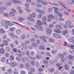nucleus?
Returning <instances> with one entry per match:
<instances>
[{
    "instance_id": "obj_1",
    "label": "nucleus",
    "mask_w": 74,
    "mask_h": 74,
    "mask_svg": "<svg viewBox=\"0 0 74 74\" xmlns=\"http://www.w3.org/2000/svg\"><path fill=\"white\" fill-rule=\"evenodd\" d=\"M52 8L53 9H54V12L55 14H58V15L59 16L62 17V14L60 13L58 11V10H59V8L56 7H52Z\"/></svg>"
},
{
    "instance_id": "obj_2",
    "label": "nucleus",
    "mask_w": 74,
    "mask_h": 74,
    "mask_svg": "<svg viewBox=\"0 0 74 74\" xmlns=\"http://www.w3.org/2000/svg\"><path fill=\"white\" fill-rule=\"evenodd\" d=\"M1 23L3 25V26H4L6 29L8 28V24L7 22V20L6 21H1Z\"/></svg>"
},
{
    "instance_id": "obj_3",
    "label": "nucleus",
    "mask_w": 74,
    "mask_h": 74,
    "mask_svg": "<svg viewBox=\"0 0 74 74\" xmlns=\"http://www.w3.org/2000/svg\"><path fill=\"white\" fill-rule=\"evenodd\" d=\"M40 39L43 40V41L47 42V40L48 39V37L47 36H41L40 37Z\"/></svg>"
},
{
    "instance_id": "obj_4",
    "label": "nucleus",
    "mask_w": 74,
    "mask_h": 74,
    "mask_svg": "<svg viewBox=\"0 0 74 74\" xmlns=\"http://www.w3.org/2000/svg\"><path fill=\"white\" fill-rule=\"evenodd\" d=\"M46 32L47 34L48 35H50L51 33H52V29L48 27H47L46 28Z\"/></svg>"
},
{
    "instance_id": "obj_5",
    "label": "nucleus",
    "mask_w": 74,
    "mask_h": 74,
    "mask_svg": "<svg viewBox=\"0 0 74 74\" xmlns=\"http://www.w3.org/2000/svg\"><path fill=\"white\" fill-rule=\"evenodd\" d=\"M63 54H59L58 55L59 57H60L62 59H64V55L66 56L67 55V53L66 52H64L63 53Z\"/></svg>"
},
{
    "instance_id": "obj_6",
    "label": "nucleus",
    "mask_w": 74,
    "mask_h": 74,
    "mask_svg": "<svg viewBox=\"0 0 74 74\" xmlns=\"http://www.w3.org/2000/svg\"><path fill=\"white\" fill-rule=\"evenodd\" d=\"M53 37H56V38H61V36L56 33H53Z\"/></svg>"
},
{
    "instance_id": "obj_7",
    "label": "nucleus",
    "mask_w": 74,
    "mask_h": 74,
    "mask_svg": "<svg viewBox=\"0 0 74 74\" xmlns=\"http://www.w3.org/2000/svg\"><path fill=\"white\" fill-rule=\"evenodd\" d=\"M36 11L38 12H39L40 14H45V12L44 11L40 10L39 9H36Z\"/></svg>"
},
{
    "instance_id": "obj_8",
    "label": "nucleus",
    "mask_w": 74,
    "mask_h": 74,
    "mask_svg": "<svg viewBox=\"0 0 74 74\" xmlns=\"http://www.w3.org/2000/svg\"><path fill=\"white\" fill-rule=\"evenodd\" d=\"M68 41L70 42L73 43V44L74 45V37L73 36L68 39Z\"/></svg>"
},
{
    "instance_id": "obj_9",
    "label": "nucleus",
    "mask_w": 74,
    "mask_h": 74,
    "mask_svg": "<svg viewBox=\"0 0 74 74\" xmlns=\"http://www.w3.org/2000/svg\"><path fill=\"white\" fill-rule=\"evenodd\" d=\"M6 10V8L5 7H3L1 8L0 9V14L3 13V12H4V11H3V10Z\"/></svg>"
},
{
    "instance_id": "obj_10",
    "label": "nucleus",
    "mask_w": 74,
    "mask_h": 74,
    "mask_svg": "<svg viewBox=\"0 0 74 74\" xmlns=\"http://www.w3.org/2000/svg\"><path fill=\"white\" fill-rule=\"evenodd\" d=\"M12 62V60L10 59H7L6 61L7 64H10Z\"/></svg>"
},
{
    "instance_id": "obj_11",
    "label": "nucleus",
    "mask_w": 74,
    "mask_h": 74,
    "mask_svg": "<svg viewBox=\"0 0 74 74\" xmlns=\"http://www.w3.org/2000/svg\"><path fill=\"white\" fill-rule=\"evenodd\" d=\"M12 2L13 3H18V4H19L21 3V1H16L15 0H12Z\"/></svg>"
},
{
    "instance_id": "obj_12",
    "label": "nucleus",
    "mask_w": 74,
    "mask_h": 74,
    "mask_svg": "<svg viewBox=\"0 0 74 74\" xmlns=\"http://www.w3.org/2000/svg\"><path fill=\"white\" fill-rule=\"evenodd\" d=\"M16 64L15 62H11L10 64V66L12 67H14L16 66Z\"/></svg>"
},
{
    "instance_id": "obj_13",
    "label": "nucleus",
    "mask_w": 74,
    "mask_h": 74,
    "mask_svg": "<svg viewBox=\"0 0 74 74\" xmlns=\"http://www.w3.org/2000/svg\"><path fill=\"white\" fill-rule=\"evenodd\" d=\"M27 19L28 21H32V22L34 21V19L31 17H28Z\"/></svg>"
},
{
    "instance_id": "obj_14",
    "label": "nucleus",
    "mask_w": 74,
    "mask_h": 74,
    "mask_svg": "<svg viewBox=\"0 0 74 74\" xmlns=\"http://www.w3.org/2000/svg\"><path fill=\"white\" fill-rule=\"evenodd\" d=\"M36 13L33 12L30 15V16H31V17H32V18H35V17L36 16Z\"/></svg>"
},
{
    "instance_id": "obj_15",
    "label": "nucleus",
    "mask_w": 74,
    "mask_h": 74,
    "mask_svg": "<svg viewBox=\"0 0 74 74\" xmlns=\"http://www.w3.org/2000/svg\"><path fill=\"white\" fill-rule=\"evenodd\" d=\"M57 66L58 67V68H59L58 69V70H60L62 68V66L60 67V64L59 63H57L56 64Z\"/></svg>"
},
{
    "instance_id": "obj_16",
    "label": "nucleus",
    "mask_w": 74,
    "mask_h": 74,
    "mask_svg": "<svg viewBox=\"0 0 74 74\" xmlns=\"http://www.w3.org/2000/svg\"><path fill=\"white\" fill-rule=\"evenodd\" d=\"M62 35H63L64 36H66V34H68V32H67V30H65L62 31Z\"/></svg>"
},
{
    "instance_id": "obj_17",
    "label": "nucleus",
    "mask_w": 74,
    "mask_h": 74,
    "mask_svg": "<svg viewBox=\"0 0 74 74\" xmlns=\"http://www.w3.org/2000/svg\"><path fill=\"white\" fill-rule=\"evenodd\" d=\"M24 20H25V18L22 17H19L18 19V21L20 22H22L23 21H24Z\"/></svg>"
},
{
    "instance_id": "obj_18",
    "label": "nucleus",
    "mask_w": 74,
    "mask_h": 74,
    "mask_svg": "<svg viewBox=\"0 0 74 74\" xmlns=\"http://www.w3.org/2000/svg\"><path fill=\"white\" fill-rule=\"evenodd\" d=\"M48 18L50 19H52L55 18V17L53 15H49L48 16Z\"/></svg>"
},
{
    "instance_id": "obj_19",
    "label": "nucleus",
    "mask_w": 74,
    "mask_h": 74,
    "mask_svg": "<svg viewBox=\"0 0 74 74\" xmlns=\"http://www.w3.org/2000/svg\"><path fill=\"white\" fill-rule=\"evenodd\" d=\"M22 47L24 49H27V46L26 45H25V44H23L22 45Z\"/></svg>"
},
{
    "instance_id": "obj_20",
    "label": "nucleus",
    "mask_w": 74,
    "mask_h": 74,
    "mask_svg": "<svg viewBox=\"0 0 74 74\" xmlns=\"http://www.w3.org/2000/svg\"><path fill=\"white\" fill-rule=\"evenodd\" d=\"M3 42L4 45H7L8 44V42L5 40H3Z\"/></svg>"
},
{
    "instance_id": "obj_21",
    "label": "nucleus",
    "mask_w": 74,
    "mask_h": 74,
    "mask_svg": "<svg viewBox=\"0 0 74 74\" xmlns=\"http://www.w3.org/2000/svg\"><path fill=\"white\" fill-rule=\"evenodd\" d=\"M5 51H4V49H0V53L1 54H4V53Z\"/></svg>"
},
{
    "instance_id": "obj_22",
    "label": "nucleus",
    "mask_w": 74,
    "mask_h": 74,
    "mask_svg": "<svg viewBox=\"0 0 74 74\" xmlns=\"http://www.w3.org/2000/svg\"><path fill=\"white\" fill-rule=\"evenodd\" d=\"M54 31L57 33H61V31H60V30L59 29H55L54 30Z\"/></svg>"
},
{
    "instance_id": "obj_23",
    "label": "nucleus",
    "mask_w": 74,
    "mask_h": 74,
    "mask_svg": "<svg viewBox=\"0 0 74 74\" xmlns=\"http://www.w3.org/2000/svg\"><path fill=\"white\" fill-rule=\"evenodd\" d=\"M37 22L38 23H39V24H40V25H43V23L41 21H40V20H38L37 21Z\"/></svg>"
},
{
    "instance_id": "obj_24",
    "label": "nucleus",
    "mask_w": 74,
    "mask_h": 74,
    "mask_svg": "<svg viewBox=\"0 0 74 74\" xmlns=\"http://www.w3.org/2000/svg\"><path fill=\"white\" fill-rule=\"evenodd\" d=\"M56 27L58 29H62V26L59 25H56Z\"/></svg>"
},
{
    "instance_id": "obj_25",
    "label": "nucleus",
    "mask_w": 74,
    "mask_h": 74,
    "mask_svg": "<svg viewBox=\"0 0 74 74\" xmlns=\"http://www.w3.org/2000/svg\"><path fill=\"white\" fill-rule=\"evenodd\" d=\"M16 33L18 34H20L21 33V31L19 29H17L16 30Z\"/></svg>"
},
{
    "instance_id": "obj_26",
    "label": "nucleus",
    "mask_w": 74,
    "mask_h": 74,
    "mask_svg": "<svg viewBox=\"0 0 74 74\" xmlns=\"http://www.w3.org/2000/svg\"><path fill=\"white\" fill-rule=\"evenodd\" d=\"M7 22H8V25L10 26H12L13 25V24L12 23H11V22L9 21H7Z\"/></svg>"
},
{
    "instance_id": "obj_27",
    "label": "nucleus",
    "mask_w": 74,
    "mask_h": 74,
    "mask_svg": "<svg viewBox=\"0 0 74 74\" xmlns=\"http://www.w3.org/2000/svg\"><path fill=\"white\" fill-rule=\"evenodd\" d=\"M66 24L67 25H71V22L70 21H67L66 22Z\"/></svg>"
},
{
    "instance_id": "obj_28",
    "label": "nucleus",
    "mask_w": 74,
    "mask_h": 74,
    "mask_svg": "<svg viewBox=\"0 0 74 74\" xmlns=\"http://www.w3.org/2000/svg\"><path fill=\"white\" fill-rule=\"evenodd\" d=\"M16 59L18 61H19V62H21V58L19 57H17L16 58Z\"/></svg>"
},
{
    "instance_id": "obj_29",
    "label": "nucleus",
    "mask_w": 74,
    "mask_h": 74,
    "mask_svg": "<svg viewBox=\"0 0 74 74\" xmlns=\"http://www.w3.org/2000/svg\"><path fill=\"white\" fill-rule=\"evenodd\" d=\"M15 30H16V28L15 27H13L10 28V32H13V31H14Z\"/></svg>"
},
{
    "instance_id": "obj_30",
    "label": "nucleus",
    "mask_w": 74,
    "mask_h": 74,
    "mask_svg": "<svg viewBox=\"0 0 74 74\" xmlns=\"http://www.w3.org/2000/svg\"><path fill=\"white\" fill-rule=\"evenodd\" d=\"M38 29L39 30H40V31H42V30H44V28H43V27H42L39 26L38 27Z\"/></svg>"
},
{
    "instance_id": "obj_31",
    "label": "nucleus",
    "mask_w": 74,
    "mask_h": 74,
    "mask_svg": "<svg viewBox=\"0 0 74 74\" xmlns=\"http://www.w3.org/2000/svg\"><path fill=\"white\" fill-rule=\"evenodd\" d=\"M68 58L69 59H74V56H72L71 55H69L68 56Z\"/></svg>"
},
{
    "instance_id": "obj_32",
    "label": "nucleus",
    "mask_w": 74,
    "mask_h": 74,
    "mask_svg": "<svg viewBox=\"0 0 74 74\" xmlns=\"http://www.w3.org/2000/svg\"><path fill=\"white\" fill-rule=\"evenodd\" d=\"M10 36H11L12 38H14L15 37V35L14 34L12 33H11L10 34Z\"/></svg>"
},
{
    "instance_id": "obj_33",
    "label": "nucleus",
    "mask_w": 74,
    "mask_h": 74,
    "mask_svg": "<svg viewBox=\"0 0 74 74\" xmlns=\"http://www.w3.org/2000/svg\"><path fill=\"white\" fill-rule=\"evenodd\" d=\"M9 14L12 16H15V14L13 12H10Z\"/></svg>"
},
{
    "instance_id": "obj_34",
    "label": "nucleus",
    "mask_w": 74,
    "mask_h": 74,
    "mask_svg": "<svg viewBox=\"0 0 74 74\" xmlns=\"http://www.w3.org/2000/svg\"><path fill=\"white\" fill-rule=\"evenodd\" d=\"M42 17V14H39L38 15V18H39V19H41Z\"/></svg>"
},
{
    "instance_id": "obj_35",
    "label": "nucleus",
    "mask_w": 74,
    "mask_h": 74,
    "mask_svg": "<svg viewBox=\"0 0 74 74\" xmlns=\"http://www.w3.org/2000/svg\"><path fill=\"white\" fill-rule=\"evenodd\" d=\"M5 60H6V59L5 57H3L1 59V61L2 62H4L5 61Z\"/></svg>"
},
{
    "instance_id": "obj_36",
    "label": "nucleus",
    "mask_w": 74,
    "mask_h": 74,
    "mask_svg": "<svg viewBox=\"0 0 74 74\" xmlns=\"http://www.w3.org/2000/svg\"><path fill=\"white\" fill-rule=\"evenodd\" d=\"M65 68L66 70H68L69 69V66L67 64H65Z\"/></svg>"
},
{
    "instance_id": "obj_37",
    "label": "nucleus",
    "mask_w": 74,
    "mask_h": 74,
    "mask_svg": "<svg viewBox=\"0 0 74 74\" xmlns=\"http://www.w3.org/2000/svg\"><path fill=\"white\" fill-rule=\"evenodd\" d=\"M0 32L1 33H2V34H4L5 33V31L3 30V29H1L0 30Z\"/></svg>"
},
{
    "instance_id": "obj_38",
    "label": "nucleus",
    "mask_w": 74,
    "mask_h": 74,
    "mask_svg": "<svg viewBox=\"0 0 74 74\" xmlns=\"http://www.w3.org/2000/svg\"><path fill=\"white\" fill-rule=\"evenodd\" d=\"M42 19L43 21L45 22V21H47V17L45 16L43 17L42 18Z\"/></svg>"
},
{
    "instance_id": "obj_39",
    "label": "nucleus",
    "mask_w": 74,
    "mask_h": 74,
    "mask_svg": "<svg viewBox=\"0 0 74 74\" xmlns=\"http://www.w3.org/2000/svg\"><path fill=\"white\" fill-rule=\"evenodd\" d=\"M21 37L23 40H25V39H26V36L24 35H22Z\"/></svg>"
},
{
    "instance_id": "obj_40",
    "label": "nucleus",
    "mask_w": 74,
    "mask_h": 74,
    "mask_svg": "<svg viewBox=\"0 0 74 74\" xmlns=\"http://www.w3.org/2000/svg\"><path fill=\"white\" fill-rule=\"evenodd\" d=\"M46 55L48 56H49V57H51V55L49 53V52H47L46 53Z\"/></svg>"
},
{
    "instance_id": "obj_41",
    "label": "nucleus",
    "mask_w": 74,
    "mask_h": 74,
    "mask_svg": "<svg viewBox=\"0 0 74 74\" xmlns=\"http://www.w3.org/2000/svg\"><path fill=\"white\" fill-rule=\"evenodd\" d=\"M7 70L9 74H11L12 72V70H11V69H7Z\"/></svg>"
},
{
    "instance_id": "obj_42",
    "label": "nucleus",
    "mask_w": 74,
    "mask_h": 74,
    "mask_svg": "<svg viewBox=\"0 0 74 74\" xmlns=\"http://www.w3.org/2000/svg\"><path fill=\"white\" fill-rule=\"evenodd\" d=\"M36 6L37 7H39L40 8L42 7V5L40 4L37 3L36 4Z\"/></svg>"
},
{
    "instance_id": "obj_43",
    "label": "nucleus",
    "mask_w": 74,
    "mask_h": 74,
    "mask_svg": "<svg viewBox=\"0 0 74 74\" xmlns=\"http://www.w3.org/2000/svg\"><path fill=\"white\" fill-rule=\"evenodd\" d=\"M6 50L7 52H10V51L11 50V49H10V47H7L6 48Z\"/></svg>"
},
{
    "instance_id": "obj_44",
    "label": "nucleus",
    "mask_w": 74,
    "mask_h": 74,
    "mask_svg": "<svg viewBox=\"0 0 74 74\" xmlns=\"http://www.w3.org/2000/svg\"><path fill=\"white\" fill-rule=\"evenodd\" d=\"M36 1L37 3H41L42 4L43 1L41 0H36Z\"/></svg>"
},
{
    "instance_id": "obj_45",
    "label": "nucleus",
    "mask_w": 74,
    "mask_h": 74,
    "mask_svg": "<svg viewBox=\"0 0 74 74\" xmlns=\"http://www.w3.org/2000/svg\"><path fill=\"white\" fill-rule=\"evenodd\" d=\"M49 40L50 42H53L55 41V40H54L52 38H50L49 39Z\"/></svg>"
},
{
    "instance_id": "obj_46",
    "label": "nucleus",
    "mask_w": 74,
    "mask_h": 74,
    "mask_svg": "<svg viewBox=\"0 0 74 74\" xmlns=\"http://www.w3.org/2000/svg\"><path fill=\"white\" fill-rule=\"evenodd\" d=\"M30 71L32 73H34L35 71V70L34 69L31 68L30 69Z\"/></svg>"
},
{
    "instance_id": "obj_47",
    "label": "nucleus",
    "mask_w": 74,
    "mask_h": 74,
    "mask_svg": "<svg viewBox=\"0 0 74 74\" xmlns=\"http://www.w3.org/2000/svg\"><path fill=\"white\" fill-rule=\"evenodd\" d=\"M25 6L26 7H27V8H29V7L30 6L29 4L27 3H25Z\"/></svg>"
},
{
    "instance_id": "obj_48",
    "label": "nucleus",
    "mask_w": 74,
    "mask_h": 74,
    "mask_svg": "<svg viewBox=\"0 0 74 74\" xmlns=\"http://www.w3.org/2000/svg\"><path fill=\"white\" fill-rule=\"evenodd\" d=\"M59 4L61 5H63V6H66V5L63 3L60 2L59 3Z\"/></svg>"
},
{
    "instance_id": "obj_49",
    "label": "nucleus",
    "mask_w": 74,
    "mask_h": 74,
    "mask_svg": "<svg viewBox=\"0 0 74 74\" xmlns=\"http://www.w3.org/2000/svg\"><path fill=\"white\" fill-rule=\"evenodd\" d=\"M30 40L31 42H34L35 41V39L33 38H31Z\"/></svg>"
},
{
    "instance_id": "obj_50",
    "label": "nucleus",
    "mask_w": 74,
    "mask_h": 74,
    "mask_svg": "<svg viewBox=\"0 0 74 74\" xmlns=\"http://www.w3.org/2000/svg\"><path fill=\"white\" fill-rule=\"evenodd\" d=\"M39 48L40 49H44L45 48L43 46H39Z\"/></svg>"
},
{
    "instance_id": "obj_51",
    "label": "nucleus",
    "mask_w": 74,
    "mask_h": 74,
    "mask_svg": "<svg viewBox=\"0 0 74 74\" xmlns=\"http://www.w3.org/2000/svg\"><path fill=\"white\" fill-rule=\"evenodd\" d=\"M36 58L38 59H41V56L39 55L36 56Z\"/></svg>"
},
{
    "instance_id": "obj_52",
    "label": "nucleus",
    "mask_w": 74,
    "mask_h": 74,
    "mask_svg": "<svg viewBox=\"0 0 74 74\" xmlns=\"http://www.w3.org/2000/svg\"><path fill=\"white\" fill-rule=\"evenodd\" d=\"M43 62L45 64H48V61L45 60L43 61Z\"/></svg>"
},
{
    "instance_id": "obj_53",
    "label": "nucleus",
    "mask_w": 74,
    "mask_h": 74,
    "mask_svg": "<svg viewBox=\"0 0 74 74\" xmlns=\"http://www.w3.org/2000/svg\"><path fill=\"white\" fill-rule=\"evenodd\" d=\"M53 24H51L49 25V27L50 28H52V27H53Z\"/></svg>"
},
{
    "instance_id": "obj_54",
    "label": "nucleus",
    "mask_w": 74,
    "mask_h": 74,
    "mask_svg": "<svg viewBox=\"0 0 74 74\" xmlns=\"http://www.w3.org/2000/svg\"><path fill=\"white\" fill-rule=\"evenodd\" d=\"M18 12L20 14H22L23 12V10L21 9H19L18 10Z\"/></svg>"
},
{
    "instance_id": "obj_55",
    "label": "nucleus",
    "mask_w": 74,
    "mask_h": 74,
    "mask_svg": "<svg viewBox=\"0 0 74 74\" xmlns=\"http://www.w3.org/2000/svg\"><path fill=\"white\" fill-rule=\"evenodd\" d=\"M32 45L33 47H37V44L35 43H33L32 44Z\"/></svg>"
},
{
    "instance_id": "obj_56",
    "label": "nucleus",
    "mask_w": 74,
    "mask_h": 74,
    "mask_svg": "<svg viewBox=\"0 0 74 74\" xmlns=\"http://www.w3.org/2000/svg\"><path fill=\"white\" fill-rule=\"evenodd\" d=\"M42 4H44V5H47L48 3L45 2H44V1H43Z\"/></svg>"
},
{
    "instance_id": "obj_57",
    "label": "nucleus",
    "mask_w": 74,
    "mask_h": 74,
    "mask_svg": "<svg viewBox=\"0 0 74 74\" xmlns=\"http://www.w3.org/2000/svg\"><path fill=\"white\" fill-rule=\"evenodd\" d=\"M5 57H8L10 56V54L8 53H6L5 54Z\"/></svg>"
},
{
    "instance_id": "obj_58",
    "label": "nucleus",
    "mask_w": 74,
    "mask_h": 74,
    "mask_svg": "<svg viewBox=\"0 0 74 74\" xmlns=\"http://www.w3.org/2000/svg\"><path fill=\"white\" fill-rule=\"evenodd\" d=\"M4 16H7L8 17H9V14L7 13H4L3 14Z\"/></svg>"
},
{
    "instance_id": "obj_59",
    "label": "nucleus",
    "mask_w": 74,
    "mask_h": 74,
    "mask_svg": "<svg viewBox=\"0 0 74 74\" xmlns=\"http://www.w3.org/2000/svg\"><path fill=\"white\" fill-rule=\"evenodd\" d=\"M49 71L50 72V73H52L54 71V69H49Z\"/></svg>"
},
{
    "instance_id": "obj_60",
    "label": "nucleus",
    "mask_w": 74,
    "mask_h": 74,
    "mask_svg": "<svg viewBox=\"0 0 74 74\" xmlns=\"http://www.w3.org/2000/svg\"><path fill=\"white\" fill-rule=\"evenodd\" d=\"M30 53L31 56H33V55H34V52L32 51H31Z\"/></svg>"
},
{
    "instance_id": "obj_61",
    "label": "nucleus",
    "mask_w": 74,
    "mask_h": 74,
    "mask_svg": "<svg viewBox=\"0 0 74 74\" xmlns=\"http://www.w3.org/2000/svg\"><path fill=\"white\" fill-rule=\"evenodd\" d=\"M14 70L15 72H14V74H18V73L16 71V69H15Z\"/></svg>"
},
{
    "instance_id": "obj_62",
    "label": "nucleus",
    "mask_w": 74,
    "mask_h": 74,
    "mask_svg": "<svg viewBox=\"0 0 74 74\" xmlns=\"http://www.w3.org/2000/svg\"><path fill=\"white\" fill-rule=\"evenodd\" d=\"M64 13L65 14H66V15H69V13L67 12L64 11Z\"/></svg>"
},
{
    "instance_id": "obj_63",
    "label": "nucleus",
    "mask_w": 74,
    "mask_h": 74,
    "mask_svg": "<svg viewBox=\"0 0 74 74\" xmlns=\"http://www.w3.org/2000/svg\"><path fill=\"white\" fill-rule=\"evenodd\" d=\"M31 63L32 65H34L35 64V62L33 60L31 61Z\"/></svg>"
},
{
    "instance_id": "obj_64",
    "label": "nucleus",
    "mask_w": 74,
    "mask_h": 74,
    "mask_svg": "<svg viewBox=\"0 0 74 74\" xmlns=\"http://www.w3.org/2000/svg\"><path fill=\"white\" fill-rule=\"evenodd\" d=\"M1 70L2 71L5 70V67L4 66L2 67L1 68Z\"/></svg>"
}]
</instances>
